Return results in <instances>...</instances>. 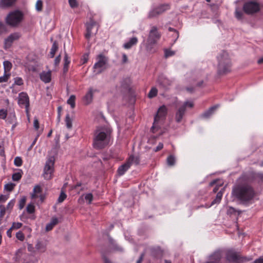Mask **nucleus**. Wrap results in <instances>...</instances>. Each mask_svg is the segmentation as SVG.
<instances>
[{"mask_svg":"<svg viewBox=\"0 0 263 263\" xmlns=\"http://www.w3.org/2000/svg\"><path fill=\"white\" fill-rule=\"evenodd\" d=\"M233 195L243 204L252 203L256 193L254 189L248 183H239L233 189Z\"/></svg>","mask_w":263,"mask_h":263,"instance_id":"obj_1","label":"nucleus"},{"mask_svg":"<svg viewBox=\"0 0 263 263\" xmlns=\"http://www.w3.org/2000/svg\"><path fill=\"white\" fill-rule=\"evenodd\" d=\"M111 129L107 126L98 127L94 133L93 145L98 149L107 146L111 139Z\"/></svg>","mask_w":263,"mask_h":263,"instance_id":"obj_2","label":"nucleus"},{"mask_svg":"<svg viewBox=\"0 0 263 263\" xmlns=\"http://www.w3.org/2000/svg\"><path fill=\"white\" fill-rule=\"evenodd\" d=\"M217 59L218 61V73L223 74L229 72L231 64L228 53L226 51H222L217 57Z\"/></svg>","mask_w":263,"mask_h":263,"instance_id":"obj_3","label":"nucleus"},{"mask_svg":"<svg viewBox=\"0 0 263 263\" xmlns=\"http://www.w3.org/2000/svg\"><path fill=\"white\" fill-rule=\"evenodd\" d=\"M161 37V34L158 32L157 28L153 26L149 32V35L147 40L146 49L151 51L153 46L157 44Z\"/></svg>","mask_w":263,"mask_h":263,"instance_id":"obj_4","label":"nucleus"},{"mask_svg":"<svg viewBox=\"0 0 263 263\" xmlns=\"http://www.w3.org/2000/svg\"><path fill=\"white\" fill-rule=\"evenodd\" d=\"M167 112V109L165 105H162L158 109L156 115L154 118L153 125L151 128L153 132H155V129L159 127V123L163 122L166 117Z\"/></svg>","mask_w":263,"mask_h":263,"instance_id":"obj_5","label":"nucleus"},{"mask_svg":"<svg viewBox=\"0 0 263 263\" xmlns=\"http://www.w3.org/2000/svg\"><path fill=\"white\" fill-rule=\"evenodd\" d=\"M23 14L18 11L15 10L10 12L6 18V23L11 26H17L22 20Z\"/></svg>","mask_w":263,"mask_h":263,"instance_id":"obj_6","label":"nucleus"},{"mask_svg":"<svg viewBox=\"0 0 263 263\" xmlns=\"http://www.w3.org/2000/svg\"><path fill=\"white\" fill-rule=\"evenodd\" d=\"M54 159L53 157H50L46 162L44 169L43 176L45 179H50L53 175L54 171Z\"/></svg>","mask_w":263,"mask_h":263,"instance_id":"obj_7","label":"nucleus"},{"mask_svg":"<svg viewBox=\"0 0 263 263\" xmlns=\"http://www.w3.org/2000/svg\"><path fill=\"white\" fill-rule=\"evenodd\" d=\"M97 62L93 65V68L99 73L105 68L108 62V58L103 54H100L97 57Z\"/></svg>","mask_w":263,"mask_h":263,"instance_id":"obj_8","label":"nucleus"},{"mask_svg":"<svg viewBox=\"0 0 263 263\" xmlns=\"http://www.w3.org/2000/svg\"><path fill=\"white\" fill-rule=\"evenodd\" d=\"M86 25L87 32L85 36L86 39L89 40L91 35L97 33L99 26L97 23L92 19H90L89 22L87 23Z\"/></svg>","mask_w":263,"mask_h":263,"instance_id":"obj_9","label":"nucleus"},{"mask_svg":"<svg viewBox=\"0 0 263 263\" xmlns=\"http://www.w3.org/2000/svg\"><path fill=\"white\" fill-rule=\"evenodd\" d=\"M18 104L21 107L24 106L25 107L26 112L27 115L29 114V98L27 93L22 92L19 93L18 97Z\"/></svg>","mask_w":263,"mask_h":263,"instance_id":"obj_10","label":"nucleus"},{"mask_svg":"<svg viewBox=\"0 0 263 263\" xmlns=\"http://www.w3.org/2000/svg\"><path fill=\"white\" fill-rule=\"evenodd\" d=\"M170 9V6L168 4L161 5L151 10L148 14L149 18L157 17L162 14L167 10Z\"/></svg>","mask_w":263,"mask_h":263,"instance_id":"obj_11","label":"nucleus"},{"mask_svg":"<svg viewBox=\"0 0 263 263\" xmlns=\"http://www.w3.org/2000/svg\"><path fill=\"white\" fill-rule=\"evenodd\" d=\"M243 10L247 14H252L259 10V5L254 2H249L245 4Z\"/></svg>","mask_w":263,"mask_h":263,"instance_id":"obj_12","label":"nucleus"},{"mask_svg":"<svg viewBox=\"0 0 263 263\" xmlns=\"http://www.w3.org/2000/svg\"><path fill=\"white\" fill-rule=\"evenodd\" d=\"M21 36V35L19 33L15 32L11 34L10 35L8 36L5 40L4 42V48L7 49L10 48L12 44V43L15 41L18 40Z\"/></svg>","mask_w":263,"mask_h":263,"instance_id":"obj_13","label":"nucleus"},{"mask_svg":"<svg viewBox=\"0 0 263 263\" xmlns=\"http://www.w3.org/2000/svg\"><path fill=\"white\" fill-rule=\"evenodd\" d=\"M185 106L181 105L177 109L175 114V121L177 123L181 122L185 112Z\"/></svg>","mask_w":263,"mask_h":263,"instance_id":"obj_14","label":"nucleus"},{"mask_svg":"<svg viewBox=\"0 0 263 263\" xmlns=\"http://www.w3.org/2000/svg\"><path fill=\"white\" fill-rule=\"evenodd\" d=\"M40 78L41 80L45 83H49L51 79V71L50 70L48 71H42L40 74Z\"/></svg>","mask_w":263,"mask_h":263,"instance_id":"obj_15","label":"nucleus"},{"mask_svg":"<svg viewBox=\"0 0 263 263\" xmlns=\"http://www.w3.org/2000/svg\"><path fill=\"white\" fill-rule=\"evenodd\" d=\"M47 243L45 241H37L35 245V249L39 253H44L46 250Z\"/></svg>","mask_w":263,"mask_h":263,"instance_id":"obj_16","label":"nucleus"},{"mask_svg":"<svg viewBox=\"0 0 263 263\" xmlns=\"http://www.w3.org/2000/svg\"><path fill=\"white\" fill-rule=\"evenodd\" d=\"M96 91V90L93 89L92 88L89 89L88 91L84 98V101L86 104H89L91 102L93 99V95Z\"/></svg>","mask_w":263,"mask_h":263,"instance_id":"obj_17","label":"nucleus"},{"mask_svg":"<svg viewBox=\"0 0 263 263\" xmlns=\"http://www.w3.org/2000/svg\"><path fill=\"white\" fill-rule=\"evenodd\" d=\"M158 83L160 86L164 88H166L167 86L171 85V81L163 76L159 78Z\"/></svg>","mask_w":263,"mask_h":263,"instance_id":"obj_18","label":"nucleus"},{"mask_svg":"<svg viewBox=\"0 0 263 263\" xmlns=\"http://www.w3.org/2000/svg\"><path fill=\"white\" fill-rule=\"evenodd\" d=\"M129 162L127 161L123 164L120 166L118 169V173L120 176H122L130 168V166L129 164Z\"/></svg>","mask_w":263,"mask_h":263,"instance_id":"obj_19","label":"nucleus"},{"mask_svg":"<svg viewBox=\"0 0 263 263\" xmlns=\"http://www.w3.org/2000/svg\"><path fill=\"white\" fill-rule=\"evenodd\" d=\"M16 0H1L0 7L6 8L12 6Z\"/></svg>","mask_w":263,"mask_h":263,"instance_id":"obj_20","label":"nucleus"},{"mask_svg":"<svg viewBox=\"0 0 263 263\" xmlns=\"http://www.w3.org/2000/svg\"><path fill=\"white\" fill-rule=\"evenodd\" d=\"M222 195H223V193L222 192V191H220L219 192H218L216 195V197L215 199L211 202V204L209 205H206L205 206V207L206 208H209L211 207V206L214 205L215 204L219 203L221 201V198L222 197Z\"/></svg>","mask_w":263,"mask_h":263,"instance_id":"obj_21","label":"nucleus"},{"mask_svg":"<svg viewBox=\"0 0 263 263\" xmlns=\"http://www.w3.org/2000/svg\"><path fill=\"white\" fill-rule=\"evenodd\" d=\"M138 42V39L136 37H133L130 39V40L124 43L123 47L125 49H130L133 46L136 45Z\"/></svg>","mask_w":263,"mask_h":263,"instance_id":"obj_22","label":"nucleus"},{"mask_svg":"<svg viewBox=\"0 0 263 263\" xmlns=\"http://www.w3.org/2000/svg\"><path fill=\"white\" fill-rule=\"evenodd\" d=\"M221 253L219 251L215 252L213 254H212L210 257V261H213L216 262L219 261L221 259Z\"/></svg>","mask_w":263,"mask_h":263,"instance_id":"obj_23","label":"nucleus"},{"mask_svg":"<svg viewBox=\"0 0 263 263\" xmlns=\"http://www.w3.org/2000/svg\"><path fill=\"white\" fill-rule=\"evenodd\" d=\"M58 223V219L57 218H53L50 222L48 223L46 226V231H49L51 230L53 227Z\"/></svg>","mask_w":263,"mask_h":263,"instance_id":"obj_24","label":"nucleus"},{"mask_svg":"<svg viewBox=\"0 0 263 263\" xmlns=\"http://www.w3.org/2000/svg\"><path fill=\"white\" fill-rule=\"evenodd\" d=\"M152 254L155 257H161L162 255V253L161 250L159 247L156 248H152Z\"/></svg>","mask_w":263,"mask_h":263,"instance_id":"obj_25","label":"nucleus"},{"mask_svg":"<svg viewBox=\"0 0 263 263\" xmlns=\"http://www.w3.org/2000/svg\"><path fill=\"white\" fill-rule=\"evenodd\" d=\"M218 106H214L209 108V109L206 111H205L202 116L204 118H209L210 117L214 112V111L217 108Z\"/></svg>","mask_w":263,"mask_h":263,"instance_id":"obj_26","label":"nucleus"},{"mask_svg":"<svg viewBox=\"0 0 263 263\" xmlns=\"http://www.w3.org/2000/svg\"><path fill=\"white\" fill-rule=\"evenodd\" d=\"M127 162H129V164L131 166L133 164H138L140 162V160L138 157L130 156L127 159Z\"/></svg>","mask_w":263,"mask_h":263,"instance_id":"obj_27","label":"nucleus"},{"mask_svg":"<svg viewBox=\"0 0 263 263\" xmlns=\"http://www.w3.org/2000/svg\"><path fill=\"white\" fill-rule=\"evenodd\" d=\"M41 188L39 185H36L33 189V193L31 194V198L34 199L38 197V194L41 193Z\"/></svg>","mask_w":263,"mask_h":263,"instance_id":"obj_28","label":"nucleus"},{"mask_svg":"<svg viewBox=\"0 0 263 263\" xmlns=\"http://www.w3.org/2000/svg\"><path fill=\"white\" fill-rule=\"evenodd\" d=\"M70 62V61L69 60L68 55L66 53H65V56H64V67H63L64 72L65 73L68 71V66H69V64Z\"/></svg>","mask_w":263,"mask_h":263,"instance_id":"obj_29","label":"nucleus"},{"mask_svg":"<svg viewBox=\"0 0 263 263\" xmlns=\"http://www.w3.org/2000/svg\"><path fill=\"white\" fill-rule=\"evenodd\" d=\"M228 259L236 262L239 260V255L235 252L229 253L228 255Z\"/></svg>","mask_w":263,"mask_h":263,"instance_id":"obj_30","label":"nucleus"},{"mask_svg":"<svg viewBox=\"0 0 263 263\" xmlns=\"http://www.w3.org/2000/svg\"><path fill=\"white\" fill-rule=\"evenodd\" d=\"M3 65L4 68V73H5L9 72L12 68V64L8 61H5L3 62Z\"/></svg>","mask_w":263,"mask_h":263,"instance_id":"obj_31","label":"nucleus"},{"mask_svg":"<svg viewBox=\"0 0 263 263\" xmlns=\"http://www.w3.org/2000/svg\"><path fill=\"white\" fill-rule=\"evenodd\" d=\"M58 49V44L57 42L55 41L53 42L50 50V54L51 55V58H53L54 56V54L56 51H57Z\"/></svg>","mask_w":263,"mask_h":263,"instance_id":"obj_32","label":"nucleus"},{"mask_svg":"<svg viewBox=\"0 0 263 263\" xmlns=\"http://www.w3.org/2000/svg\"><path fill=\"white\" fill-rule=\"evenodd\" d=\"M65 123L67 128L71 129L72 126V119L70 118L69 115L67 114L65 117Z\"/></svg>","mask_w":263,"mask_h":263,"instance_id":"obj_33","label":"nucleus"},{"mask_svg":"<svg viewBox=\"0 0 263 263\" xmlns=\"http://www.w3.org/2000/svg\"><path fill=\"white\" fill-rule=\"evenodd\" d=\"M167 164L169 166H173L176 162L175 157L173 155L169 156L166 159Z\"/></svg>","mask_w":263,"mask_h":263,"instance_id":"obj_34","label":"nucleus"},{"mask_svg":"<svg viewBox=\"0 0 263 263\" xmlns=\"http://www.w3.org/2000/svg\"><path fill=\"white\" fill-rule=\"evenodd\" d=\"M75 99L76 97L74 95H71L67 100V103L71 106L72 108L75 106Z\"/></svg>","mask_w":263,"mask_h":263,"instance_id":"obj_35","label":"nucleus"},{"mask_svg":"<svg viewBox=\"0 0 263 263\" xmlns=\"http://www.w3.org/2000/svg\"><path fill=\"white\" fill-rule=\"evenodd\" d=\"M158 90L155 87H153L149 91L148 97L149 98H152L156 97L157 95Z\"/></svg>","mask_w":263,"mask_h":263,"instance_id":"obj_36","label":"nucleus"},{"mask_svg":"<svg viewBox=\"0 0 263 263\" xmlns=\"http://www.w3.org/2000/svg\"><path fill=\"white\" fill-rule=\"evenodd\" d=\"M15 203V200L14 199L11 200L9 202V203L7 205V207H6L7 212L10 213L13 209V207Z\"/></svg>","mask_w":263,"mask_h":263,"instance_id":"obj_37","label":"nucleus"},{"mask_svg":"<svg viewBox=\"0 0 263 263\" xmlns=\"http://www.w3.org/2000/svg\"><path fill=\"white\" fill-rule=\"evenodd\" d=\"M22 177V172H16L12 175V179L13 181H18Z\"/></svg>","mask_w":263,"mask_h":263,"instance_id":"obj_38","label":"nucleus"},{"mask_svg":"<svg viewBox=\"0 0 263 263\" xmlns=\"http://www.w3.org/2000/svg\"><path fill=\"white\" fill-rule=\"evenodd\" d=\"M10 77V73H4L3 76L0 77V83L7 82Z\"/></svg>","mask_w":263,"mask_h":263,"instance_id":"obj_39","label":"nucleus"},{"mask_svg":"<svg viewBox=\"0 0 263 263\" xmlns=\"http://www.w3.org/2000/svg\"><path fill=\"white\" fill-rule=\"evenodd\" d=\"M85 199L87 201L88 204H90L93 199V195L91 193H88L84 196Z\"/></svg>","mask_w":263,"mask_h":263,"instance_id":"obj_40","label":"nucleus"},{"mask_svg":"<svg viewBox=\"0 0 263 263\" xmlns=\"http://www.w3.org/2000/svg\"><path fill=\"white\" fill-rule=\"evenodd\" d=\"M6 211H7L6 207L4 205H0V219H1L5 214H6Z\"/></svg>","mask_w":263,"mask_h":263,"instance_id":"obj_41","label":"nucleus"},{"mask_svg":"<svg viewBox=\"0 0 263 263\" xmlns=\"http://www.w3.org/2000/svg\"><path fill=\"white\" fill-rule=\"evenodd\" d=\"M242 12L239 10L238 8L236 9L235 15V17L239 20H240L242 18Z\"/></svg>","mask_w":263,"mask_h":263,"instance_id":"obj_42","label":"nucleus"},{"mask_svg":"<svg viewBox=\"0 0 263 263\" xmlns=\"http://www.w3.org/2000/svg\"><path fill=\"white\" fill-rule=\"evenodd\" d=\"M14 84L21 86L23 85L24 82L23 79L20 77H16L14 79Z\"/></svg>","mask_w":263,"mask_h":263,"instance_id":"obj_43","label":"nucleus"},{"mask_svg":"<svg viewBox=\"0 0 263 263\" xmlns=\"http://www.w3.org/2000/svg\"><path fill=\"white\" fill-rule=\"evenodd\" d=\"M7 116V110L4 109H0V119H5Z\"/></svg>","mask_w":263,"mask_h":263,"instance_id":"obj_44","label":"nucleus"},{"mask_svg":"<svg viewBox=\"0 0 263 263\" xmlns=\"http://www.w3.org/2000/svg\"><path fill=\"white\" fill-rule=\"evenodd\" d=\"M14 164L16 166H20L22 164V160L21 157H17L14 159Z\"/></svg>","mask_w":263,"mask_h":263,"instance_id":"obj_45","label":"nucleus"},{"mask_svg":"<svg viewBox=\"0 0 263 263\" xmlns=\"http://www.w3.org/2000/svg\"><path fill=\"white\" fill-rule=\"evenodd\" d=\"M27 212L32 214L34 212V206L32 204H29L26 208Z\"/></svg>","mask_w":263,"mask_h":263,"instance_id":"obj_46","label":"nucleus"},{"mask_svg":"<svg viewBox=\"0 0 263 263\" xmlns=\"http://www.w3.org/2000/svg\"><path fill=\"white\" fill-rule=\"evenodd\" d=\"M43 3L41 0H38L35 4L36 10L38 11H40L42 9Z\"/></svg>","mask_w":263,"mask_h":263,"instance_id":"obj_47","label":"nucleus"},{"mask_svg":"<svg viewBox=\"0 0 263 263\" xmlns=\"http://www.w3.org/2000/svg\"><path fill=\"white\" fill-rule=\"evenodd\" d=\"M14 187V184L13 183H8L5 185V190L8 191H12Z\"/></svg>","mask_w":263,"mask_h":263,"instance_id":"obj_48","label":"nucleus"},{"mask_svg":"<svg viewBox=\"0 0 263 263\" xmlns=\"http://www.w3.org/2000/svg\"><path fill=\"white\" fill-rule=\"evenodd\" d=\"M16 237L17 238V239L21 241H23L25 238L24 235L21 231H19L16 233Z\"/></svg>","mask_w":263,"mask_h":263,"instance_id":"obj_49","label":"nucleus"},{"mask_svg":"<svg viewBox=\"0 0 263 263\" xmlns=\"http://www.w3.org/2000/svg\"><path fill=\"white\" fill-rule=\"evenodd\" d=\"M66 195L63 192H62L58 198V201L59 202H62L66 199Z\"/></svg>","mask_w":263,"mask_h":263,"instance_id":"obj_50","label":"nucleus"},{"mask_svg":"<svg viewBox=\"0 0 263 263\" xmlns=\"http://www.w3.org/2000/svg\"><path fill=\"white\" fill-rule=\"evenodd\" d=\"M252 259V258L251 257H242L239 256V261L240 262H246V261H249Z\"/></svg>","mask_w":263,"mask_h":263,"instance_id":"obj_51","label":"nucleus"},{"mask_svg":"<svg viewBox=\"0 0 263 263\" xmlns=\"http://www.w3.org/2000/svg\"><path fill=\"white\" fill-rule=\"evenodd\" d=\"M22 226V223L21 222H13L12 224V228L13 229H18Z\"/></svg>","mask_w":263,"mask_h":263,"instance_id":"obj_52","label":"nucleus"},{"mask_svg":"<svg viewBox=\"0 0 263 263\" xmlns=\"http://www.w3.org/2000/svg\"><path fill=\"white\" fill-rule=\"evenodd\" d=\"M25 202H26L25 197H24L20 200V201L19 202V208L20 209H22L24 208V206L25 204Z\"/></svg>","mask_w":263,"mask_h":263,"instance_id":"obj_53","label":"nucleus"},{"mask_svg":"<svg viewBox=\"0 0 263 263\" xmlns=\"http://www.w3.org/2000/svg\"><path fill=\"white\" fill-rule=\"evenodd\" d=\"M175 54L174 51L170 50H166L165 51V57L166 58L171 57L173 55Z\"/></svg>","mask_w":263,"mask_h":263,"instance_id":"obj_54","label":"nucleus"},{"mask_svg":"<svg viewBox=\"0 0 263 263\" xmlns=\"http://www.w3.org/2000/svg\"><path fill=\"white\" fill-rule=\"evenodd\" d=\"M0 155L2 157L5 156L3 143H0Z\"/></svg>","mask_w":263,"mask_h":263,"instance_id":"obj_55","label":"nucleus"},{"mask_svg":"<svg viewBox=\"0 0 263 263\" xmlns=\"http://www.w3.org/2000/svg\"><path fill=\"white\" fill-rule=\"evenodd\" d=\"M39 122L37 119L35 118L33 121V126L36 130H38L39 128Z\"/></svg>","mask_w":263,"mask_h":263,"instance_id":"obj_56","label":"nucleus"},{"mask_svg":"<svg viewBox=\"0 0 263 263\" xmlns=\"http://www.w3.org/2000/svg\"><path fill=\"white\" fill-rule=\"evenodd\" d=\"M69 3L71 8H75L78 6L76 0H69Z\"/></svg>","mask_w":263,"mask_h":263,"instance_id":"obj_57","label":"nucleus"},{"mask_svg":"<svg viewBox=\"0 0 263 263\" xmlns=\"http://www.w3.org/2000/svg\"><path fill=\"white\" fill-rule=\"evenodd\" d=\"M8 199V196L1 195L0 196V202H5Z\"/></svg>","mask_w":263,"mask_h":263,"instance_id":"obj_58","label":"nucleus"},{"mask_svg":"<svg viewBox=\"0 0 263 263\" xmlns=\"http://www.w3.org/2000/svg\"><path fill=\"white\" fill-rule=\"evenodd\" d=\"M6 30L5 26L0 22V35L2 34Z\"/></svg>","mask_w":263,"mask_h":263,"instance_id":"obj_59","label":"nucleus"},{"mask_svg":"<svg viewBox=\"0 0 263 263\" xmlns=\"http://www.w3.org/2000/svg\"><path fill=\"white\" fill-rule=\"evenodd\" d=\"M163 147V144L162 143H159L158 146L155 148L154 151L155 152H158L161 150Z\"/></svg>","mask_w":263,"mask_h":263,"instance_id":"obj_60","label":"nucleus"},{"mask_svg":"<svg viewBox=\"0 0 263 263\" xmlns=\"http://www.w3.org/2000/svg\"><path fill=\"white\" fill-rule=\"evenodd\" d=\"M128 58L127 55L125 53L122 54V63H126L127 62Z\"/></svg>","mask_w":263,"mask_h":263,"instance_id":"obj_61","label":"nucleus"},{"mask_svg":"<svg viewBox=\"0 0 263 263\" xmlns=\"http://www.w3.org/2000/svg\"><path fill=\"white\" fill-rule=\"evenodd\" d=\"M182 105H185V108L186 106H189L191 108L193 106V103L191 102H185Z\"/></svg>","mask_w":263,"mask_h":263,"instance_id":"obj_62","label":"nucleus"},{"mask_svg":"<svg viewBox=\"0 0 263 263\" xmlns=\"http://www.w3.org/2000/svg\"><path fill=\"white\" fill-rule=\"evenodd\" d=\"M254 263H263V256H260L258 259L255 260Z\"/></svg>","mask_w":263,"mask_h":263,"instance_id":"obj_63","label":"nucleus"},{"mask_svg":"<svg viewBox=\"0 0 263 263\" xmlns=\"http://www.w3.org/2000/svg\"><path fill=\"white\" fill-rule=\"evenodd\" d=\"M144 256V253H142L136 263H142Z\"/></svg>","mask_w":263,"mask_h":263,"instance_id":"obj_64","label":"nucleus"}]
</instances>
